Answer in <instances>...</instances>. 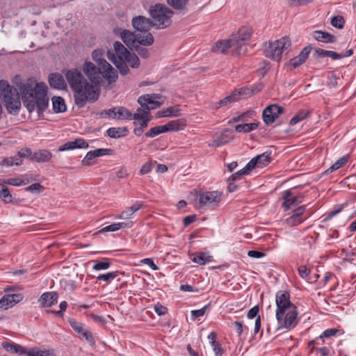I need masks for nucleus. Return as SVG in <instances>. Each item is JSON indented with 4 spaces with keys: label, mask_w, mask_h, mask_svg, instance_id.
Here are the masks:
<instances>
[{
    "label": "nucleus",
    "mask_w": 356,
    "mask_h": 356,
    "mask_svg": "<svg viewBox=\"0 0 356 356\" xmlns=\"http://www.w3.org/2000/svg\"><path fill=\"white\" fill-rule=\"evenodd\" d=\"M311 49L310 47H305L297 56L290 60V65L296 68L302 64L308 58Z\"/></svg>",
    "instance_id": "nucleus-22"
},
{
    "label": "nucleus",
    "mask_w": 356,
    "mask_h": 356,
    "mask_svg": "<svg viewBox=\"0 0 356 356\" xmlns=\"http://www.w3.org/2000/svg\"><path fill=\"white\" fill-rule=\"evenodd\" d=\"M258 127L257 123H247V124H237L235 127V130L238 132H243L248 133L251 131L256 129Z\"/></svg>",
    "instance_id": "nucleus-37"
},
{
    "label": "nucleus",
    "mask_w": 356,
    "mask_h": 356,
    "mask_svg": "<svg viewBox=\"0 0 356 356\" xmlns=\"http://www.w3.org/2000/svg\"><path fill=\"white\" fill-rule=\"evenodd\" d=\"M240 95H241V92H236V91L234 92L232 95H230L225 97L224 99H221L220 101H219V102L218 103V106L220 107V106H226L231 102H236V100L238 99Z\"/></svg>",
    "instance_id": "nucleus-38"
},
{
    "label": "nucleus",
    "mask_w": 356,
    "mask_h": 356,
    "mask_svg": "<svg viewBox=\"0 0 356 356\" xmlns=\"http://www.w3.org/2000/svg\"><path fill=\"white\" fill-rule=\"evenodd\" d=\"M309 114V112L308 111H300L291 119L289 124L291 125H295L298 122L305 120L308 116Z\"/></svg>",
    "instance_id": "nucleus-39"
},
{
    "label": "nucleus",
    "mask_w": 356,
    "mask_h": 356,
    "mask_svg": "<svg viewBox=\"0 0 356 356\" xmlns=\"http://www.w3.org/2000/svg\"><path fill=\"white\" fill-rule=\"evenodd\" d=\"M111 262L108 261H96L92 268L95 270H106L111 266Z\"/></svg>",
    "instance_id": "nucleus-50"
},
{
    "label": "nucleus",
    "mask_w": 356,
    "mask_h": 356,
    "mask_svg": "<svg viewBox=\"0 0 356 356\" xmlns=\"http://www.w3.org/2000/svg\"><path fill=\"white\" fill-rule=\"evenodd\" d=\"M151 117L149 115V112L143 108H138L136 111V113L134 115L132 114V119L135 120H139L140 119L146 118Z\"/></svg>",
    "instance_id": "nucleus-45"
},
{
    "label": "nucleus",
    "mask_w": 356,
    "mask_h": 356,
    "mask_svg": "<svg viewBox=\"0 0 356 356\" xmlns=\"http://www.w3.org/2000/svg\"><path fill=\"white\" fill-rule=\"evenodd\" d=\"M299 275L303 279H309L310 270L306 266H300L298 269Z\"/></svg>",
    "instance_id": "nucleus-59"
},
{
    "label": "nucleus",
    "mask_w": 356,
    "mask_h": 356,
    "mask_svg": "<svg viewBox=\"0 0 356 356\" xmlns=\"http://www.w3.org/2000/svg\"><path fill=\"white\" fill-rule=\"evenodd\" d=\"M58 298L56 292H45L39 298V303L42 307H49L57 302Z\"/></svg>",
    "instance_id": "nucleus-20"
},
{
    "label": "nucleus",
    "mask_w": 356,
    "mask_h": 356,
    "mask_svg": "<svg viewBox=\"0 0 356 356\" xmlns=\"http://www.w3.org/2000/svg\"><path fill=\"white\" fill-rule=\"evenodd\" d=\"M229 131L225 130L220 134H216V138L209 144V147H220L225 145L229 141Z\"/></svg>",
    "instance_id": "nucleus-24"
},
{
    "label": "nucleus",
    "mask_w": 356,
    "mask_h": 356,
    "mask_svg": "<svg viewBox=\"0 0 356 356\" xmlns=\"http://www.w3.org/2000/svg\"><path fill=\"white\" fill-rule=\"evenodd\" d=\"M348 161V158L347 156H343L339 159H338L334 164H332L327 170L325 171V174H329L336 171L340 168L345 165Z\"/></svg>",
    "instance_id": "nucleus-33"
},
{
    "label": "nucleus",
    "mask_w": 356,
    "mask_h": 356,
    "mask_svg": "<svg viewBox=\"0 0 356 356\" xmlns=\"http://www.w3.org/2000/svg\"><path fill=\"white\" fill-rule=\"evenodd\" d=\"M179 115H180V113H179V109H177V108L174 109L172 108H170L166 109L165 111H163L162 114H160V113H158L156 114V116H157V118H161V117L178 116Z\"/></svg>",
    "instance_id": "nucleus-47"
},
{
    "label": "nucleus",
    "mask_w": 356,
    "mask_h": 356,
    "mask_svg": "<svg viewBox=\"0 0 356 356\" xmlns=\"http://www.w3.org/2000/svg\"><path fill=\"white\" fill-rule=\"evenodd\" d=\"M79 337L81 339H86L89 343L91 345L95 344V339L90 331L84 330L79 335Z\"/></svg>",
    "instance_id": "nucleus-54"
},
{
    "label": "nucleus",
    "mask_w": 356,
    "mask_h": 356,
    "mask_svg": "<svg viewBox=\"0 0 356 356\" xmlns=\"http://www.w3.org/2000/svg\"><path fill=\"white\" fill-rule=\"evenodd\" d=\"M173 14L174 13L170 8L161 3H157L149 9L153 24L159 29L168 27L171 24Z\"/></svg>",
    "instance_id": "nucleus-4"
},
{
    "label": "nucleus",
    "mask_w": 356,
    "mask_h": 356,
    "mask_svg": "<svg viewBox=\"0 0 356 356\" xmlns=\"http://www.w3.org/2000/svg\"><path fill=\"white\" fill-rule=\"evenodd\" d=\"M305 218H298L293 215L286 219V222L291 226H296L304 221Z\"/></svg>",
    "instance_id": "nucleus-62"
},
{
    "label": "nucleus",
    "mask_w": 356,
    "mask_h": 356,
    "mask_svg": "<svg viewBox=\"0 0 356 356\" xmlns=\"http://www.w3.org/2000/svg\"><path fill=\"white\" fill-rule=\"evenodd\" d=\"M192 261L200 265H204L211 261V256L205 252H200L192 259Z\"/></svg>",
    "instance_id": "nucleus-34"
},
{
    "label": "nucleus",
    "mask_w": 356,
    "mask_h": 356,
    "mask_svg": "<svg viewBox=\"0 0 356 356\" xmlns=\"http://www.w3.org/2000/svg\"><path fill=\"white\" fill-rule=\"evenodd\" d=\"M28 356H54L47 351L33 349L28 353Z\"/></svg>",
    "instance_id": "nucleus-61"
},
{
    "label": "nucleus",
    "mask_w": 356,
    "mask_h": 356,
    "mask_svg": "<svg viewBox=\"0 0 356 356\" xmlns=\"http://www.w3.org/2000/svg\"><path fill=\"white\" fill-rule=\"evenodd\" d=\"M250 171L251 170H246L245 165L242 170L238 171L235 174H233L230 177H229L227 181L240 179L243 175L248 174Z\"/></svg>",
    "instance_id": "nucleus-51"
},
{
    "label": "nucleus",
    "mask_w": 356,
    "mask_h": 356,
    "mask_svg": "<svg viewBox=\"0 0 356 356\" xmlns=\"http://www.w3.org/2000/svg\"><path fill=\"white\" fill-rule=\"evenodd\" d=\"M134 49L138 52L139 56L142 58H147L149 56V52L147 49L140 47L138 44L134 47Z\"/></svg>",
    "instance_id": "nucleus-56"
},
{
    "label": "nucleus",
    "mask_w": 356,
    "mask_h": 356,
    "mask_svg": "<svg viewBox=\"0 0 356 356\" xmlns=\"http://www.w3.org/2000/svg\"><path fill=\"white\" fill-rule=\"evenodd\" d=\"M163 126L166 129V132L170 131H176L184 129L186 126V122L184 119H177L172 120Z\"/></svg>",
    "instance_id": "nucleus-28"
},
{
    "label": "nucleus",
    "mask_w": 356,
    "mask_h": 356,
    "mask_svg": "<svg viewBox=\"0 0 356 356\" xmlns=\"http://www.w3.org/2000/svg\"><path fill=\"white\" fill-rule=\"evenodd\" d=\"M133 225H134V222L131 220H127L126 222L113 223V224H111L110 225L103 227L102 229H101L99 231V233H104V232H115L122 228L132 227Z\"/></svg>",
    "instance_id": "nucleus-23"
},
{
    "label": "nucleus",
    "mask_w": 356,
    "mask_h": 356,
    "mask_svg": "<svg viewBox=\"0 0 356 356\" xmlns=\"http://www.w3.org/2000/svg\"><path fill=\"white\" fill-rule=\"evenodd\" d=\"M291 44V40L288 37L266 42L263 45L264 54L266 58L279 62L282 54L288 52Z\"/></svg>",
    "instance_id": "nucleus-3"
},
{
    "label": "nucleus",
    "mask_w": 356,
    "mask_h": 356,
    "mask_svg": "<svg viewBox=\"0 0 356 356\" xmlns=\"http://www.w3.org/2000/svg\"><path fill=\"white\" fill-rule=\"evenodd\" d=\"M99 75L102 74L109 83L116 81L118 74L115 69L106 60H103L102 65L99 67Z\"/></svg>",
    "instance_id": "nucleus-17"
},
{
    "label": "nucleus",
    "mask_w": 356,
    "mask_h": 356,
    "mask_svg": "<svg viewBox=\"0 0 356 356\" xmlns=\"http://www.w3.org/2000/svg\"><path fill=\"white\" fill-rule=\"evenodd\" d=\"M51 153L47 150H38L33 154L31 160L38 163L47 162L51 158Z\"/></svg>",
    "instance_id": "nucleus-27"
},
{
    "label": "nucleus",
    "mask_w": 356,
    "mask_h": 356,
    "mask_svg": "<svg viewBox=\"0 0 356 356\" xmlns=\"http://www.w3.org/2000/svg\"><path fill=\"white\" fill-rule=\"evenodd\" d=\"M0 198L5 203H10L13 200L9 189L3 184H0Z\"/></svg>",
    "instance_id": "nucleus-36"
},
{
    "label": "nucleus",
    "mask_w": 356,
    "mask_h": 356,
    "mask_svg": "<svg viewBox=\"0 0 356 356\" xmlns=\"http://www.w3.org/2000/svg\"><path fill=\"white\" fill-rule=\"evenodd\" d=\"M222 194L218 191L200 192L197 194L195 204L198 209H214L222 200Z\"/></svg>",
    "instance_id": "nucleus-6"
},
{
    "label": "nucleus",
    "mask_w": 356,
    "mask_h": 356,
    "mask_svg": "<svg viewBox=\"0 0 356 356\" xmlns=\"http://www.w3.org/2000/svg\"><path fill=\"white\" fill-rule=\"evenodd\" d=\"M49 83L51 87L58 90H65L67 86L64 77L59 73L50 74Z\"/></svg>",
    "instance_id": "nucleus-19"
},
{
    "label": "nucleus",
    "mask_w": 356,
    "mask_h": 356,
    "mask_svg": "<svg viewBox=\"0 0 356 356\" xmlns=\"http://www.w3.org/2000/svg\"><path fill=\"white\" fill-rule=\"evenodd\" d=\"M43 186L39 183H35L28 186L26 190L31 193H40L43 190Z\"/></svg>",
    "instance_id": "nucleus-63"
},
{
    "label": "nucleus",
    "mask_w": 356,
    "mask_h": 356,
    "mask_svg": "<svg viewBox=\"0 0 356 356\" xmlns=\"http://www.w3.org/2000/svg\"><path fill=\"white\" fill-rule=\"evenodd\" d=\"M122 41L129 48H134L138 43L143 46H150L154 43V37L152 34H147L145 38L142 37V34L136 33L127 30H123L120 33Z\"/></svg>",
    "instance_id": "nucleus-8"
},
{
    "label": "nucleus",
    "mask_w": 356,
    "mask_h": 356,
    "mask_svg": "<svg viewBox=\"0 0 356 356\" xmlns=\"http://www.w3.org/2000/svg\"><path fill=\"white\" fill-rule=\"evenodd\" d=\"M163 102V97L159 94H146L140 96L138 99L141 107L147 111L159 107Z\"/></svg>",
    "instance_id": "nucleus-10"
},
{
    "label": "nucleus",
    "mask_w": 356,
    "mask_h": 356,
    "mask_svg": "<svg viewBox=\"0 0 356 356\" xmlns=\"http://www.w3.org/2000/svg\"><path fill=\"white\" fill-rule=\"evenodd\" d=\"M88 143L82 138H77L73 141H69L59 147L60 151L74 149L76 148H87Z\"/></svg>",
    "instance_id": "nucleus-21"
},
{
    "label": "nucleus",
    "mask_w": 356,
    "mask_h": 356,
    "mask_svg": "<svg viewBox=\"0 0 356 356\" xmlns=\"http://www.w3.org/2000/svg\"><path fill=\"white\" fill-rule=\"evenodd\" d=\"M283 112L282 107L277 104L269 105L263 111V120L266 124H272Z\"/></svg>",
    "instance_id": "nucleus-14"
},
{
    "label": "nucleus",
    "mask_w": 356,
    "mask_h": 356,
    "mask_svg": "<svg viewBox=\"0 0 356 356\" xmlns=\"http://www.w3.org/2000/svg\"><path fill=\"white\" fill-rule=\"evenodd\" d=\"M253 31L251 27H242L232 35V48L237 56L245 54L247 51V42L250 40Z\"/></svg>",
    "instance_id": "nucleus-5"
},
{
    "label": "nucleus",
    "mask_w": 356,
    "mask_h": 356,
    "mask_svg": "<svg viewBox=\"0 0 356 356\" xmlns=\"http://www.w3.org/2000/svg\"><path fill=\"white\" fill-rule=\"evenodd\" d=\"M134 213L131 211L129 207H127L125 210L121 212V213L116 217V218L122 220H129L133 218Z\"/></svg>",
    "instance_id": "nucleus-58"
},
{
    "label": "nucleus",
    "mask_w": 356,
    "mask_h": 356,
    "mask_svg": "<svg viewBox=\"0 0 356 356\" xmlns=\"http://www.w3.org/2000/svg\"><path fill=\"white\" fill-rule=\"evenodd\" d=\"M276 311L282 314L283 310L296 307L291 301L290 293L287 291H278L275 294Z\"/></svg>",
    "instance_id": "nucleus-12"
},
{
    "label": "nucleus",
    "mask_w": 356,
    "mask_h": 356,
    "mask_svg": "<svg viewBox=\"0 0 356 356\" xmlns=\"http://www.w3.org/2000/svg\"><path fill=\"white\" fill-rule=\"evenodd\" d=\"M315 54L318 57H330L333 60H338L342 58L340 54L333 51L325 50L322 49H315Z\"/></svg>",
    "instance_id": "nucleus-30"
},
{
    "label": "nucleus",
    "mask_w": 356,
    "mask_h": 356,
    "mask_svg": "<svg viewBox=\"0 0 356 356\" xmlns=\"http://www.w3.org/2000/svg\"><path fill=\"white\" fill-rule=\"evenodd\" d=\"M232 44L233 42L231 38L229 40H219L213 47L212 51L217 54H222L229 50L232 54L237 56L232 47Z\"/></svg>",
    "instance_id": "nucleus-18"
},
{
    "label": "nucleus",
    "mask_w": 356,
    "mask_h": 356,
    "mask_svg": "<svg viewBox=\"0 0 356 356\" xmlns=\"http://www.w3.org/2000/svg\"><path fill=\"white\" fill-rule=\"evenodd\" d=\"M208 307H209V305L204 306L202 309L191 311V316H192L193 319L195 320L196 318H197L200 316H202L205 314L206 310L207 309Z\"/></svg>",
    "instance_id": "nucleus-60"
},
{
    "label": "nucleus",
    "mask_w": 356,
    "mask_h": 356,
    "mask_svg": "<svg viewBox=\"0 0 356 356\" xmlns=\"http://www.w3.org/2000/svg\"><path fill=\"white\" fill-rule=\"evenodd\" d=\"M120 274L119 271H113L105 274L99 275L96 279L97 281H104L106 284H110Z\"/></svg>",
    "instance_id": "nucleus-35"
},
{
    "label": "nucleus",
    "mask_w": 356,
    "mask_h": 356,
    "mask_svg": "<svg viewBox=\"0 0 356 356\" xmlns=\"http://www.w3.org/2000/svg\"><path fill=\"white\" fill-rule=\"evenodd\" d=\"M17 154L21 158H29L33 156L32 152L29 148H22L18 151Z\"/></svg>",
    "instance_id": "nucleus-64"
},
{
    "label": "nucleus",
    "mask_w": 356,
    "mask_h": 356,
    "mask_svg": "<svg viewBox=\"0 0 356 356\" xmlns=\"http://www.w3.org/2000/svg\"><path fill=\"white\" fill-rule=\"evenodd\" d=\"M271 152H265L252 159L246 165V170H253L255 167L264 168L270 163Z\"/></svg>",
    "instance_id": "nucleus-15"
},
{
    "label": "nucleus",
    "mask_w": 356,
    "mask_h": 356,
    "mask_svg": "<svg viewBox=\"0 0 356 356\" xmlns=\"http://www.w3.org/2000/svg\"><path fill=\"white\" fill-rule=\"evenodd\" d=\"M116 117L117 120H132V113L125 107L120 106L116 107Z\"/></svg>",
    "instance_id": "nucleus-32"
},
{
    "label": "nucleus",
    "mask_w": 356,
    "mask_h": 356,
    "mask_svg": "<svg viewBox=\"0 0 356 356\" xmlns=\"http://www.w3.org/2000/svg\"><path fill=\"white\" fill-rule=\"evenodd\" d=\"M127 58H125V63H127L133 68H137L139 67L140 60L135 54L129 52V55H127Z\"/></svg>",
    "instance_id": "nucleus-41"
},
{
    "label": "nucleus",
    "mask_w": 356,
    "mask_h": 356,
    "mask_svg": "<svg viewBox=\"0 0 356 356\" xmlns=\"http://www.w3.org/2000/svg\"><path fill=\"white\" fill-rule=\"evenodd\" d=\"M18 90L10 85L7 81H0V97L3 99L8 112L17 115L21 108L20 95L29 113L36 111L38 116L42 115L49 106L48 87L44 82H38L29 78L21 83Z\"/></svg>",
    "instance_id": "nucleus-1"
},
{
    "label": "nucleus",
    "mask_w": 356,
    "mask_h": 356,
    "mask_svg": "<svg viewBox=\"0 0 356 356\" xmlns=\"http://www.w3.org/2000/svg\"><path fill=\"white\" fill-rule=\"evenodd\" d=\"M2 182L6 184H9L12 186H19L22 185H25L26 184V181H23L20 178H10V179H5L2 180Z\"/></svg>",
    "instance_id": "nucleus-48"
},
{
    "label": "nucleus",
    "mask_w": 356,
    "mask_h": 356,
    "mask_svg": "<svg viewBox=\"0 0 356 356\" xmlns=\"http://www.w3.org/2000/svg\"><path fill=\"white\" fill-rule=\"evenodd\" d=\"M337 332H338V330L335 328L327 329L319 336L318 339H316L315 340H314L312 341V343H314L316 345H320L321 343L319 342V341L321 339H322L323 338L330 337L334 336Z\"/></svg>",
    "instance_id": "nucleus-43"
},
{
    "label": "nucleus",
    "mask_w": 356,
    "mask_h": 356,
    "mask_svg": "<svg viewBox=\"0 0 356 356\" xmlns=\"http://www.w3.org/2000/svg\"><path fill=\"white\" fill-rule=\"evenodd\" d=\"M168 5L176 10H181L184 8L188 0H166Z\"/></svg>",
    "instance_id": "nucleus-44"
},
{
    "label": "nucleus",
    "mask_w": 356,
    "mask_h": 356,
    "mask_svg": "<svg viewBox=\"0 0 356 356\" xmlns=\"http://www.w3.org/2000/svg\"><path fill=\"white\" fill-rule=\"evenodd\" d=\"M127 129L126 127H111L107 129V135L113 138H118L126 136Z\"/></svg>",
    "instance_id": "nucleus-31"
},
{
    "label": "nucleus",
    "mask_w": 356,
    "mask_h": 356,
    "mask_svg": "<svg viewBox=\"0 0 356 356\" xmlns=\"http://www.w3.org/2000/svg\"><path fill=\"white\" fill-rule=\"evenodd\" d=\"M65 76L73 92L74 103L79 108L84 107L87 102H95L98 99V86L88 82L79 70H68L65 72Z\"/></svg>",
    "instance_id": "nucleus-2"
},
{
    "label": "nucleus",
    "mask_w": 356,
    "mask_h": 356,
    "mask_svg": "<svg viewBox=\"0 0 356 356\" xmlns=\"http://www.w3.org/2000/svg\"><path fill=\"white\" fill-rule=\"evenodd\" d=\"M13 298L10 297V294L3 296L0 299V309H8L9 307L14 306L13 302Z\"/></svg>",
    "instance_id": "nucleus-40"
},
{
    "label": "nucleus",
    "mask_w": 356,
    "mask_h": 356,
    "mask_svg": "<svg viewBox=\"0 0 356 356\" xmlns=\"http://www.w3.org/2000/svg\"><path fill=\"white\" fill-rule=\"evenodd\" d=\"M113 47L118 57V60L114 61V65L122 74L125 75L129 70L125 63V58H127V55H129V51L118 41L114 42Z\"/></svg>",
    "instance_id": "nucleus-9"
},
{
    "label": "nucleus",
    "mask_w": 356,
    "mask_h": 356,
    "mask_svg": "<svg viewBox=\"0 0 356 356\" xmlns=\"http://www.w3.org/2000/svg\"><path fill=\"white\" fill-rule=\"evenodd\" d=\"M83 70L90 79V83L98 86L100 80L99 67L97 68L91 62H86L83 65Z\"/></svg>",
    "instance_id": "nucleus-16"
},
{
    "label": "nucleus",
    "mask_w": 356,
    "mask_h": 356,
    "mask_svg": "<svg viewBox=\"0 0 356 356\" xmlns=\"http://www.w3.org/2000/svg\"><path fill=\"white\" fill-rule=\"evenodd\" d=\"M96 157L95 156V154L92 151H89L86 156L83 158V159L82 160V164L83 165H86V166H90V165H92L95 163V161H94V159H95Z\"/></svg>",
    "instance_id": "nucleus-49"
},
{
    "label": "nucleus",
    "mask_w": 356,
    "mask_h": 356,
    "mask_svg": "<svg viewBox=\"0 0 356 356\" xmlns=\"http://www.w3.org/2000/svg\"><path fill=\"white\" fill-rule=\"evenodd\" d=\"M312 35L315 40L319 42L326 43H332L335 42V37L327 32L322 31H315L312 33Z\"/></svg>",
    "instance_id": "nucleus-25"
},
{
    "label": "nucleus",
    "mask_w": 356,
    "mask_h": 356,
    "mask_svg": "<svg viewBox=\"0 0 356 356\" xmlns=\"http://www.w3.org/2000/svg\"><path fill=\"white\" fill-rule=\"evenodd\" d=\"M166 132V129L164 128V126H156L151 128L147 132H146L145 135L149 138H154L158 136L160 134Z\"/></svg>",
    "instance_id": "nucleus-42"
},
{
    "label": "nucleus",
    "mask_w": 356,
    "mask_h": 356,
    "mask_svg": "<svg viewBox=\"0 0 356 356\" xmlns=\"http://www.w3.org/2000/svg\"><path fill=\"white\" fill-rule=\"evenodd\" d=\"M131 24L135 31L142 34L143 38H145L147 34H152L149 30L151 27L155 26L152 20L141 15L134 17Z\"/></svg>",
    "instance_id": "nucleus-11"
},
{
    "label": "nucleus",
    "mask_w": 356,
    "mask_h": 356,
    "mask_svg": "<svg viewBox=\"0 0 356 356\" xmlns=\"http://www.w3.org/2000/svg\"><path fill=\"white\" fill-rule=\"evenodd\" d=\"M92 152L95 154V156L98 157L111 154L113 153V149L107 148H101L92 150Z\"/></svg>",
    "instance_id": "nucleus-57"
},
{
    "label": "nucleus",
    "mask_w": 356,
    "mask_h": 356,
    "mask_svg": "<svg viewBox=\"0 0 356 356\" xmlns=\"http://www.w3.org/2000/svg\"><path fill=\"white\" fill-rule=\"evenodd\" d=\"M302 195L298 194L294 190L290 189L284 192L282 206L285 210H289L303 202Z\"/></svg>",
    "instance_id": "nucleus-13"
},
{
    "label": "nucleus",
    "mask_w": 356,
    "mask_h": 356,
    "mask_svg": "<svg viewBox=\"0 0 356 356\" xmlns=\"http://www.w3.org/2000/svg\"><path fill=\"white\" fill-rule=\"evenodd\" d=\"M70 326L79 334L84 330L83 325L74 319H70Z\"/></svg>",
    "instance_id": "nucleus-55"
},
{
    "label": "nucleus",
    "mask_w": 356,
    "mask_h": 356,
    "mask_svg": "<svg viewBox=\"0 0 356 356\" xmlns=\"http://www.w3.org/2000/svg\"><path fill=\"white\" fill-rule=\"evenodd\" d=\"M330 23L334 27L342 29L343 27L345 20L342 16H335L331 19Z\"/></svg>",
    "instance_id": "nucleus-52"
},
{
    "label": "nucleus",
    "mask_w": 356,
    "mask_h": 356,
    "mask_svg": "<svg viewBox=\"0 0 356 356\" xmlns=\"http://www.w3.org/2000/svg\"><path fill=\"white\" fill-rule=\"evenodd\" d=\"M92 56L93 60L97 63L99 67H100V65H102L103 60H106L103 58V51L101 49L95 50L92 52Z\"/></svg>",
    "instance_id": "nucleus-53"
},
{
    "label": "nucleus",
    "mask_w": 356,
    "mask_h": 356,
    "mask_svg": "<svg viewBox=\"0 0 356 356\" xmlns=\"http://www.w3.org/2000/svg\"><path fill=\"white\" fill-rule=\"evenodd\" d=\"M298 315L297 307L284 309L280 314L278 311H276L275 317L278 323L277 330L291 329L296 327L298 324Z\"/></svg>",
    "instance_id": "nucleus-7"
},
{
    "label": "nucleus",
    "mask_w": 356,
    "mask_h": 356,
    "mask_svg": "<svg viewBox=\"0 0 356 356\" xmlns=\"http://www.w3.org/2000/svg\"><path fill=\"white\" fill-rule=\"evenodd\" d=\"M116 109L117 108L114 107L107 110H103L99 113V115L101 118L115 119Z\"/></svg>",
    "instance_id": "nucleus-46"
},
{
    "label": "nucleus",
    "mask_w": 356,
    "mask_h": 356,
    "mask_svg": "<svg viewBox=\"0 0 356 356\" xmlns=\"http://www.w3.org/2000/svg\"><path fill=\"white\" fill-rule=\"evenodd\" d=\"M2 346L5 350H6L8 352H10L11 353H18L19 355H24L27 354L28 351L26 349L18 344L15 343H11L9 342H3Z\"/></svg>",
    "instance_id": "nucleus-26"
},
{
    "label": "nucleus",
    "mask_w": 356,
    "mask_h": 356,
    "mask_svg": "<svg viewBox=\"0 0 356 356\" xmlns=\"http://www.w3.org/2000/svg\"><path fill=\"white\" fill-rule=\"evenodd\" d=\"M52 105L55 113H63L66 111L65 101L60 97H54L52 98Z\"/></svg>",
    "instance_id": "nucleus-29"
}]
</instances>
